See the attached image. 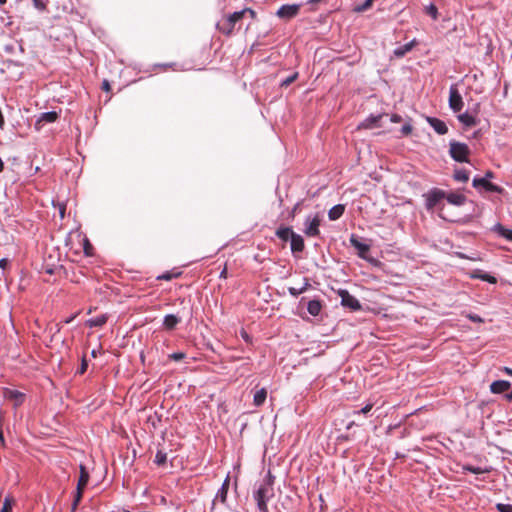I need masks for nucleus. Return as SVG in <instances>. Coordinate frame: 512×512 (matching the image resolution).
<instances>
[{"instance_id":"nucleus-6","label":"nucleus","mask_w":512,"mask_h":512,"mask_svg":"<svg viewBox=\"0 0 512 512\" xmlns=\"http://www.w3.org/2000/svg\"><path fill=\"white\" fill-rule=\"evenodd\" d=\"M463 99L456 85H451L449 89V107L454 112H459L463 108Z\"/></svg>"},{"instance_id":"nucleus-26","label":"nucleus","mask_w":512,"mask_h":512,"mask_svg":"<svg viewBox=\"0 0 512 512\" xmlns=\"http://www.w3.org/2000/svg\"><path fill=\"white\" fill-rule=\"evenodd\" d=\"M266 397H267V391H266L265 388H262V389L258 390L254 394V397H253L254 405L257 406V407L261 406L265 402Z\"/></svg>"},{"instance_id":"nucleus-31","label":"nucleus","mask_w":512,"mask_h":512,"mask_svg":"<svg viewBox=\"0 0 512 512\" xmlns=\"http://www.w3.org/2000/svg\"><path fill=\"white\" fill-rule=\"evenodd\" d=\"M351 244L360 252V254L366 253L369 251V245L362 243L353 237L351 238Z\"/></svg>"},{"instance_id":"nucleus-60","label":"nucleus","mask_w":512,"mask_h":512,"mask_svg":"<svg viewBox=\"0 0 512 512\" xmlns=\"http://www.w3.org/2000/svg\"><path fill=\"white\" fill-rule=\"evenodd\" d=\"M4 169V163L2 161V159L0 158V172H2Z\"/></svg>"},{"instance_id":"nucleus-33","label":"nucleus","mask_w":512,"mask_h":512,"mask_svg":"<svg viewBox=\"0 0 512 512\" xmlns=\"http://www.w3.org/2000/svg\"><path fill=\"white\" fill-rule=\"evenodd\" d=\"M185 357H186V354L184 352L171 353V354L168 355L167 361L164 363V365L166 366L168 364V361L180 362Z\"/></svg>"},{"instance_id":"nucleus-24","label":"nucleus","mask_w":512,"mask_h":512,"mask_svg":"<svg viewBox=\"0 0 512 512\" xmlns=\"http://www.w3.org/2000/svg\"><path fill=\"white\" fill-rule=\"evenodd\" d=\"M493 231L498 233L500 236L504 237L505 239L512 241V230L505 228L500 223L496 224L493 227Z\"/></svg>"},{"instance_id":"nucleus-38","label":"nucleus","mask_w":512,"mask_h":512,"mask_svg":"<svg viewBox=\"0 0 512 512\" xmlns=\"http://www.w3.org/2000/svg\"><path fill=\"white\" fill-rule=\"evenodd\" d=\"M473 277H475V278H480V279H482V280H484V281H487V282H489V283H492V284L496 283V281H497V280H496V278H495L494 276H491V275H489V274L473 275Z\"/></svg>"},{"instance_id":"nucleus-11","label":"nucleus","mask_w":512,"mask_h":512,"mask_svg":"<svg viewBox=\"0 0 512 512\" xmlns=\"http://www.w3.org/2000/svg\"><path fill=\"white\" fill-rule=\"evenodd\" d=\"M511 388V383L507 380H496L490 384V391L493 394H501Z\"/></svg>"},{"instance_id":"nucleus-4","label":"nucleus","mask_w":512,"mask_h":512,"mask_svg":"<svg viewBox=\"0 0 512 512\" xmlns=\"http://www.w3.org/2000/svg\"><path fill=\"white\" fill-rule=\"evenodd\" d=\"M426 198L425 206L427 210H433L434 207L442 200L445 199L446 193L445 191L433 188L427 194L424 195Z\"/></svg>"},{"instance_id":"nucleus-58","label":"nucleus","mask_w":512,"mask_h":512,"mask_svg":"<svg viewBox=\"0 0 512 512\" xmlns=\"http://www.w3.org/2000/svg\"><path fill=\"white\" fill-rule=\"evenodd\" d=\"M0 442H1L2 444H4V435H3V432H2V430H1V429H0Z\"/></svg>"},{"instance_id":"nucleus-40","label":"nucleus","mask_w":512,"mask_h":512,"mask_svg":"<svg viewBox=\"0 0 512 512\" xmlns=\"http://www.w3.org/2000/svg\"><path fill=\"white\" fill-rule=\"evenodd\" d=\"M373 408V404L372 403H368L366 404L361 410H358V411H354V414H367L368 412L371 411V409Z\"/></svg>"},{"instance_id":"nucleus-12","label":"nucleus","mask_w":512,"mask_h":512,"mask_svg":"<svg viewBox=\"0 0 512 512\" xmlns=\"http://www.w3.org/2000/svg\"><path fill=\"white\" fill-rule=\"evenodd\" d=\"M57 118L58 114L54 111L42 113L35 122V128L40 130L43 123H53L57 120Z\"/></svg>"},{"instance_id":"nucleus-34","label":"nucleus","mask_w":512,"mask_h":512,"mask_svg":"<svg viewBox=\"0 0 512 512\" xmlns=\"http://www.w3.org/2000/svg\"><path fill=\"white\" fill-rule=\"evenodd\" d=\"M82 495H83V491L76 489L74 501H73L72 506H71V512H75L76 511V509L78 507V504L80 503V501L82 499Z\"/></svg>"},{"instance_id":"nucleus-8","label":"nucleus","mask_w":512,"mask_h":512,"mask_svg":"<svg viewBox=\"0 0 512 512\" xmlns=\"http://www.w3.org/2000/svg\"><path fill=\"white\" fill-rule=\"evenodd\" d=\"M301 4H286L282 5L276 12V15L282 19H292L298 15Z\"/></svg>"},{"instance_id":"nucleus-53","label":"nucleus","mask_w":512,"mask_h":512,"mask_svg":"<svg viewBox=\"0 0 512 512\" xmlns=\"http://www.w3.org/2000/svg\"><path fill=\"white\" fill-rule=\"evenodd\" d=\"M298 207H299V203H297V204L294 206V208L292 209V211H291V213H290L291 218H294V217H295V214H296V211H297Z\"/></svg>"},{"instance_id":"nucleus-47","label":"nucleus","mask_w":512,"mask_h":512,"mask_svg":"<svg viewBox=\"0 0 512 512\" xmlns=\"http://www.w3.org/2000/svg\"><path fill=\"white\" fill-rule=\"evenodd\" d=\"M391 122L398 123L402 121V117L398 114H393L390 118Z\"/></svg>"},{"instance_id":"nucleus-61","label":"nucleus","mask_w":512,"mask_h":512,"mask_svg":"<svg viewBox=\"0 0 512 512\" xmlns=\"http://www.w3.org/2000/svg\"><path fill=\"white\" fill-rule=\"evenodd\" d=\"M220 277H226V268L221 272Z\"/></svg>"},{"instance_id":"nucleus-46","label":"nucleus","mask_w":512,"mask_h":512,"mask_svg":"<svg viewBox=\"0 0 512 512\" xmlns=\"http://www.w3.org/2000/svg\"><path fill=\"white\" fill-rule=\"evenodd\" d=\"M102 89L106 92H109L111 90V86H110V83L108 82V80H104L102 82Z\"/></svg>"},{"instance_id":"nucleus-55","label":"nucleus","mask_w":512,"mask_h":512,"mask_svg":"<svg viewBox=\"0 0 512 512\" xmlns=\"http://www.w3.org/2000/svg\"><path fill=\"white\" fill-rule=\"evenodd\" d=\"M503 371H504L507 375L512 376V369H511V368H509V367H504V368H503Z\"/></svg>"},{"instance_id":"nucleus-18","label":"nucleus","mask_w":512,"mask_h":512,"mask_svg":"<svg viewBox=\"0 0 512 512\" xmlns=\"http://www.w3.org/2000/svg\"><path fill=\"white\" fill-rule=\"evenodd\" d=\"M89 481V473L84 465H80V477L77 483V490L83 491Z\"/></svg>"},{"instance_id":"nucleus-51","label":"nucleus","mask_w":512,"mask_h":512,"mask_svg":"<svg viewBox=\"0 0 512 512\" xmlns=\"http://www.w3.org/2000/svg\"><path fill=\"white\" fill-rule=\"evenodd\" d=\"M504 399L508 402H512V390L506 394H504Z\"/></svg>"},{"instance_id":"nucleus-3","label":"nucleus","mask_w":512,"mask_h":512,"mask_svg":"<svg viewBox=\"0 0 512 512\" xmlns=\"http://www.w3.org/2000/svg\"><path fill=\"white\" fill-rule=\"evenodd\" d=\"M449 154H450L451 158L456 162L468 163L469 162L468 156L470 154V149L467 144L452 140L449 143Z\"/></svg>"},{"instance_id":"nucleus-22","label":"nucleus","mask_w":512,"mask_h":512,"mask_svg":"<svg viewBox=\"0 0 512 512\" xmlns=\"http://www.w3.org/2000/svg\"><path fill=\"white\" fill-rule=\"evenodd\" d=\"M229 489V477L225 479L223 482L221 488L218 490L215 500H220L222 503H224L227 499V493Z\"/></svg>"},{"instance_id":"nucleus-16","label":"nucleus","mask_w":512,"mask_h":512,"mask_svg":"<svg viewBox=\"0 0 512 512\" xmlns=\"http://www.w3.org/2000/svg\"><path fill=\"white\" fill-rule=\"evenodd\" d=\"M290 242H291V251L293 253L302 252L304 250V240L301 235L296 234L294 232V234L291 236Z\"/></svg>"},{"instance_id":"nucleus-50","label":"nucleus","mask_w":512,"mask_h":512,"mask_svg":"<svg viewBox=\"0 0 512 512\" xmlns=\"http://www.w3.org/2000/svg\"><path fill=\"white\" fill-rule=\"evenodd\" d=\"M86 368H87V362L85 359L82 360V364H81V368H80V373H84L86 371Z\"/></svg>"},{"instance_id":"nucleus-57","label":"nucleus","mask_w":512,"mask_h":512,"mask_svg":"<svg viewBox=\"0 0 512 512\" xmlns=\"http://www.w3.org/2000/svg\"><path fill=\"white\" fill-rule=\"evenodd\" d=\"M75 317H76L75 315H73V316L69 317L68 319H66V320H65V323H67V324H68V323L72 322V321L74 320V318H75Z\"/></svg>"},{"instance_id":"nucleus-41","label":"nucleus","mask_w":512,"mask_h":512,"mask_svg":"<svg viewBox=\"0 0 512 512\" xmlns=\"http://www.w3.org/2000/svg\"><path fill=\"white\" fill-rule=\"evenodd\" d=\"M11 509H12L11 501L8 498H6L3 503V506L1 508V512H11Z\"/></svg>"},{"instance_id":"nucleus-44","label":"nucleus","mask_w":512,"mask_h":512,"mask_svg":"<svg viewBox=\"0 0 512 512\" xmlns=\"http://www.w3.org/2000/svg\"><path fill=\"white\" fill-rule=\"evenodd\" d=\"M261 484H269L271 487H273L274 477L269 473Z\"/></svg>"},{"instance_id":"nucleus-48","label":"nucleus","mask_w":512,"mask_h":512,"mask_svg":"<svg viewBox=\"0 0 512 512\" xmlns=\"http://www.w3.org/2000/svg\"><path fill=\"white\" fill-rule=\"evenodd\" d=\"M59 214H60V218L63 219L64 216H65V210H66V207L64 204H59Z\"/></svg>"},{"instance_id":"nucleus-62","label":"nucleus","mask_w":512,"mask_h":512,"mask_svg":"<svg viewBox=\"0 0 512 512\" xmlns=\"http://www.w3.org/2000/svg\"><path fill=\"white\" fill-rule=\"evenodd\" d=\"M91 354H92V356H93V357H96V351H95V350H93V351L91 352Z\"/></svg>"},{"instance_id":"nucleus-36","label":"nucleus","mask_w":512,"mask_h":512,"mask_svg":"<svg viewBox=\"0 0 512 512\" xmlns=\"http://www.w3.org/2000/svg\"><path fill=\"white\" fill-rule=\"evenodd\" d=\"M426 14L431 16L434 20L438 18V9L434 4H430L425 9Z\"/></svg>"},{"instance_id":"nucleus-19","label":"nucleus","mask_w":512,"mask_h":512,"mask_svg":"<svg viewBox=\"0 0 512 512\" xmlns=\"http://www.w3.org/2000/svg\"><path fill=\"white\" fill-rule=\"evenodd\" d=\"M458 120L466 127H473L477 124V119L473 115L465 112L463 114L458 115Z\"/></svg>"},{"instance_id":"nucleus-63","label":"nucleus","mask_w":512,"mask_h":512,"mask_svg":"<svg viewBox=\"0 0 512 512\" xmlns=\"http://www.w3.org/2000/svg\"><path fill=\"white\" fill-rule=\"evenodd\" d=\"M7 2V0H0V4L3 5Z\"/></svg>"},{"instance_id":"nucleus-59","label":"nucleus","mask_w":512,"mask_h":512,"mask_svg":"<svg viewBox=\"0 0 512 512\" xmlns=\"http://www.w3.org/2000/svg\"><path fill=\"white\" fill-rule=\"evenodd\" d=\"M161 461H162V467L165 465L166 463V456L162 454V458H161Z\"/></svg>"},{"instance_id":"nucleus-32","label":"nucleus","mask_w":512,"mask_h":512,"mask_svg":"<svg viewBox=\"0 0 512 512\" xmlns=\"http://www.w3.org/2000/svg\"><path fill=\"white\" fill-rule=\"evenodd\" d=\"M464 471L471 472L473 474H483V473H489L490 469L488 468H482V467H475L472 465H465L463 466Z\"/></svg>"},{"instance_id":"nucleus-10","label":"nucleus","mask_w":512,"mask_h":512,"mask_svg":"<svg viewBox=\"0 0 512 512\" xmlns=\"http://www.w3.org/2000/svg\"><path fill=\"white\" fill-rule=\"evenodd\" d=\"M426 120L439 135H445L448 132V127L444 121L436 117H427Z\"/></svg>"},{"instance_id":"nucleus-64","label":"nucleus","mask_w":512,"mask_h":512,"mask_svg":"<svg viewBox=\"0 0 512 512\" xmlns=\"http://www.w3.org/2000/svg\"><path fill=\"white\" fill-rule=\"evenodd\" d=\"M161 501H162V504L166 502L164 497L161 498Z\"/></svg>"},{"instance_id":"nucleus-13","label":"nucleus","mask_w":512,"mask_h":512,"mask_svg":"<svg viewBox=\"0 0 512 512\" xmlns=\"http://www.w3.org/2000/svg\"><path fill=\"white\" fill-rule=\"evenodd\" d=\"M387 116L386 114H379V115H371L368 118H366L361 124H359L358 128H364V129H372L379 126V121L384 117Z\"/></svg>"},{"instance_id":"nucleus-29","label":"nucleus","mask_w":512,"mask_h":512,"mask_svg":"<svg viewBox=\"0 0 512 512\" xmlns=\"http://www.w3.org/2000/svg\"><path fill=\"white\" fill-rule=\"evenodd\" d=\"M454 179L465 183L469 180V173L465 169H456L454 171Z\"/></svg>"},{"instance_id":"nucleus-56","label":"nucleus","mask_w":512,"mask_h":512,"mask_svg":"<svg viewBox=\"0 0 512 512\" xmlns=\"http://www.w3.org/2000/svg\"><path fill=\"white\" fill-rule=\"evenodd\" d=\"M90 248H91L90 244L88 243V241H86V246H85V253H86V255H90V252H89Z\"/></svg>"},{"instance_id":"nucleus-49","label":"nucleus","mask_w":512,"mask_h":512,"mask_svg":"<svg viewBox=\"0 0 512 512\" xmlns=\"http://www.w3.org/2000/svg\"><path fill=\"white\" fill-rule=\"evenodd\" d=\"M8 263H9L8 259H6V258L0 259V268L5 269L8 266Z\"/></svg>"},{"instance_id":"nucleus-42","label":"nucleus","mask_w":512,"mask_h":512,"mask_svg":"<svg viewBox=\"0 0 512 512\" xmlns=\"http://www.w3.org/2000/svg\"><path fill=\"white\" fill-rule=\"evenodd\" d=\"M467 318L469 320H471L472 322H475V323H482L483 322V319L479 316V315H476V314H467Z\"/></svg>"},{"instance_id":"nucleus-54","label":"nucleus","mask_w":512,"mask_h":512,"mask_svg":"<svg viewBox=\"0 0 512 512\" xmlns=\"http://www.w3.org/2000/svg\"><path fill=\"white\" fill-rule=\"evenodd\" d=\"M155 463H157L158 465H160V450L157 451L156 455H155Z\"/></svg>"},{"instance_id":"nucleus-28","label":"nucleus","mask_w":512,"mask_h":512,"mask_svg":"<svg viewBox=\"0 0 512 512\" xmlns=\"http://www.w3.org/2000/svg\"><path fill=\"white\" fill-rule=\"evenodd\" d=\"M7 398L15 400V405H19L23 401V394L15 390H7L5 393Z\"/></svg>"},{"instance_id":"nucleus-37","label":"nucleus","mask_w":512,"mask_h":512,"mask_svg":"<svg viewBox=\"0 0 512 512\" xmlns=\"http://www.w3.org/2000/svg\"><path fill=\"white\" fill-rule=\"evenodd\" d=\"M298 78V73L295 72L289 77L285 78L281 81V87H288L290 84H292L296 79Z\"/></svg>"},{"instance_id":"nucleus-7","label":"nucleus","mask_w":512,"mask_h":512,"mask_svg":"<svg viewBox=\"0 0 512 512\" xmlns=\"http://www.w3.org/2000/svg\"><path fill=\"white\" fill-rule=\"evenodd\" d=\"M472 185L476 189H484L487 192H495V193H502L503 188H501L498 185L493 184L492 182L488 181L486 178H480L475 177L472 181Z\"/></svg>"},{"instance_id":"nucleus-39","label":"nucleus","mask_w":512,"mask_h":512,"mask_svg":"<svg viewBox=\"0 0 512 512\" xmlns=\"http://www.w3.org/2000/svg\"><path fill=\"white\" fill-rule=\"evenodd\" d=\"M496 509L499 512H512V505L498 503V504H496Z\"/></svg>"},{"instance_id":"nucleus-1","label":"nucleus","mask_w":512,"mask_h":512,"mask_svg":"<svg viewBox=\"0 0 512 512\" xmlns=\"http://www.w3.org/2000/svg\"><path fill=\"white\" fill-rule=\"evenodd\" d=\"M246 15H249V17L252 19L256 17V13L254 10L250 8H245L241 11H237L226 17H223L220 21H218L217 29L225 35H231L236 24L240 20H242Z\"/></svg>"},{"instance_id":"nucleus-15","label":"nucleus","mask_w":512,"mask_h":512,"mask_svg":"<svg viewBox=\"0 0 512 512\" xmlns=\"http://www.w3.org/2000/svg\"><path fill=\"white\" fill-rule=\"evenodd\" d=\"M445 199L452 205H456V206H462L465 204L467 198L465 195L461 194V193H455V192H451L449 194H446V197Z\"/></svg>"},{"instance_id":"nucleus-21","label":"nucleus","mask_w":512,"mask_h":512,"mask_svg":"<svg viewBox=\"0 0 512 512\" xmlns=\"http://www.w3.org/2000/svg\"><path fill=\"white\" fill-rule=\"evenodd\" d=\"M344 211L345 206L342 204H337L328 211V217L332 221L337 220L343 215Z\"/></svg>"},{"instance_id":"nucleus-14","label":"nucleus","mask_w":512,"mask_h":512,"mask_svg":"<svg viewBox=\"0 0 512 512\" xmlns=\"http://www.w3.org/2000/svg\"><path fill=\"white\" fill-rule=\"evenodd\" d=\"M180 321L181 317L178 314H166L164 316L162 325L167 330H173Z\"/></svg>"},{"instance_id":"nucleus-17","label":"nucleus","mask_w":512,"mask_h":512,"mask_svg":"<svg viewBox=\"0 0 512 512\" xmlns=\"http://www.w3.org/2000/svg\"><path fill=\"white\" fill-rule=\"evenodd\" d=\"M304 283L301 287H289L288 288V292L291 296L293 297H297L299 296L300 294L306 292L310 287H311V284L309 282V279L308 278H304L303 279Z\"/></svg>"},{"instance_id":"nucleus-30","label":"nucleus","mask_w":512,"mask_h":512,"mask_svg":"<svg viewBox=\"0 0 512 512\" xmlns=\"http://www.w3.org/2000/svg\"><path fill=\"white\" fill-rule=\"evenodd\" d=\"M182 275V271L179 268H174L171 271H166L162 273V280L169 281L173 278H177Z\"/></svg>"},{"instance_id":"nucleus-23","label":"nucleus","mask_w":512,"mask_h":512,"mask_svg":"<svg viewBox=\"0 0 512 512\" xmlns=\"http://www.w3.org/2000/svg\"><path fill=\"white\" fill-rule=\"evenodd\" d=\"M293 234H294V232L290 227H279L276 230V236L284 242L291 239V236Z\"/></svg>"},{"instance_id":"nucleus-43","label":"nucleus","mask_w":512,"mask_h":512,"mask_svg":"<svg viewBox=\"0 0 512 512\" xmlns=\"http://www.w3.org/2000/svg\"><path fill=\"white\" fill-rule=\"evenodd\" d=\"M455 254H456L457 257L462 258V259H469V260H472V261L480 260L479 257L468 256V255H466V254H464L462 252H456Z\"/></svg>"},{"instance_id":"nucleus-9","label":"nucleus","mask_w":512,"mask_h":512,"mask_svg":"<svg viewBox=\"0 0 512 512\" xmlns=\"http://www.w3.org/2000/svg\"><path fill=\"white\" fill-rule=\"evenodd\" d=\"M320 226V218L318 215H315L313 218L307 217L305 221V229L304 233L308 237H316L320 234L319 230Z\"/></svg>"},{"instance_id":"nucleus-25","label":"nucleus","mask_w":512,"mask_h":512,"mask_svg":"<svg viewBox=\"0 0 512 512\" xmlns=\"http://www.w3.org/2000/svg\"><path fill=\"white\" fill-rule=\"evenodd\" d=\"M414 46V41H411L409 43H406L404 44L403 46L401 47H398L394 50L393 54L395 57L397 58H401L403 57L406 53H408L409 51H411V49L413 48Z\"/></svg>"},{"instance_id":"nucleus-35","label":"nucleus","mask_w":512,"mask_h":512,"mask_svg":"<svg viewBox=\"0 0 512 512\" xmlns=\"http://www.w3.org/2000/svg\"><path fill=\"white\" fill-rule=\"evenodd\" d=\"M372 5H373V2L371 0H365L364 3L355 7L354 11L361 13V12H364V11L368 10L369 8H371Z\"/></svg>"},{"instance_id":"nucleus-52","label":"nucleus","mask_w":512,"mask_h":512,"mask_svg":"<svg viewBox=\"0 0 512 512\" xmlns=\"http://www.w3.org/2000/svg\"><path fill=\"white\" fill-rule=\"evenodd\" d=\"M493 177H494L493 172H492V171H487V172L485 173V176H484L483 178H486V179L489 181V179H491V178H493Z\"/></svg>"},{"instance_id":"nucleus-5","label":"nucleus","mask_w":512,"mask_h":512,"mask_svg":"<svg viewBox=\"0 0 512 512\" xmlns=\"http://www.w3.org/2000/svg\"><path fill=\"white\" fill-rule=\"evenodd\" d=\"M338 295L341 298L342 306L349 308L353 311H358L361 309V304H360L359 300L356 297H354L353 295H351L347 290H345V289L338 290Z\"/></svg>"},{"instance_id":"nucleus-45","label":"nucleus","mask_w":512,"mask_h":512,"mask_svg":"<svg viewBox=\"0 0 512 512\" xmlns=\"http://www.w3.org/2000/svg\"><path fill=\"white\" fill-rule=\"evenodd\" d=\"M401 132L404 135H409L412 132V126L410 124H406L401 128Z\"/></svg>"},{"instance_id":"nucleus-2","label":"nucleus","mask_w":512,"mask_h":512,"mask_svg":"<svg viewBox=\"0 0 512 512\" xmlns=\"http://www.w3.org/2000/svg\"><path fill=\"white\" fill-rule=\"evenodd\" d=\"M260 512H269L268 502L274 497V488L269 484H260L253 494Z\"/></svg>"},{"instance_id":"nucleus-27","label":"nucleus","mask_w":512,"mask_h":512,"mask_svg":"<svg viewBox=\"0 0 512 512\" xmlns=\"http://www.w3.org/2000/svg\"><path fill=\"white\" fill-rule=\"evenodd\" d=\"M107 322V316L106 315H99L95 318L89 319L87 321V325L89 327H101Z\"/></svg>"},{"instance_id":"nucleus-20","label":"nucleus","mask_w":512,"mask_h":512,"mask_svg":"<svg viewBox=\"0 0 512 512\" xmlns=\"http://www.w3.org/2000/svg\"><path fill=\"white\" fill-rule=\"evenodd\" d=\"M307 310L310 315L318 316L322 310V303L320 300H310L307 304Z\"/></svg>"}]
</instances>
